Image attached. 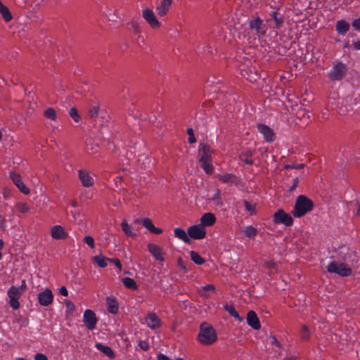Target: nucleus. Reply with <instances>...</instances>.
Returning a JSON list of instances; mask_svg holds the SVG:
<instances>
[{
    "label": "nucleus",
    "instance_id": "nucleus-1",
    "mask_svg": "<svg viewBox=\"0 0 360 360\" xmlns=\"http://www.w3.org/2000/svg\"><path fill=\"white\" fill-rule=\"evenodd\" d=\"M217 340V332L214 328L207 322H202L200 326L198 335V342L203 345H211Z\"/></svg>",
    "mask_w": 360,
    "mask_h": 360
},
{
    "label": "nucleus",
    "instance_id": "nucleus-2",
    "mask_svg": "<svg viewBox=\"0 0 360 360\" xmlns=\"http://www.w3.org/2000/svg\"><path fill=\"white\" fill-rule=\"evenodd\" d=\"M314 207V202L310 198L306 195H300L296 199L292 213L295 217L300 218L311 212Z\"/></svg>",
    "mask_w": 360,
    "mask_h": 360
},
{
    "label": "nucleus",
    "instance_id": "nucleus-3",
    "mask_svg": "<svg viewBox=\"0 0 360 360\" xmlns=\"http://www.w3.org/2000/svg\"><path fill=\"white\" fill-rule=\"evenodd\" d=\"M329 273H335L341 276H349L352 275V269L345 263H338L335 261L331 262L327 266Z\"/></svg>",
    "mask_w": 360,
    "mask_h": 360
},
{
    "label": "nucleus",
    "instance_id": "nucleus-4",
    "mask_svg": "<svg viewBox=\"0 0 360 360\" xmlns=\"http://www.w3.org/2000/svg\"><path fill=\"white\" fill-rule=\"evenodd\" d=\"M273 221L275 224H282L285 226H291L294 219L290 214L285 212L283 209H279L274 214Z\"/></svg>",
    "mask_w": 360,
    "mask_h": 360
},
{
    "label": "nucleus",
    "instance_id": "nucleus-5",
    "mask_svg": "<svg viewBox=\"0 0 360 360\" xmlns=\"http://www.w3.org/2000/svg\"><path fill=\"white\" fill-rule=\"evenodd\" d=\"M249 27L251 30H255L258 37H262L266 34L267 28L264 23L263 20L259 16H252V19L249 22Z\"/></svg>",
    "mask_w": 360,
    "mask_h": 360
},
{
    "label": "nucleus",
    "instance_id": "nucleus-6",
    "mask_svg": "<svg viewBox=\"0 0 360 360\" xmlns=\"http://www.w3.org/2000/svg\"><path fill=\"white\" fill-rule=\"evenodd\" d=\"M347 72V68L344 63L338 62L330 70L328 77L331 81L341 80Z\"/></svg>",
    "mask_w": 360,
    "mask_h": 360
},
{
    "label": "nucleus",
    "instance_id": "nucleus-7",
    "mask_svg": "<svg viewBox=\"0 0 360 360\" xmlns=\"http://www.w3.org/2000/svg\"><path fill=\"white\" fill-rule=\"evenodd\" d=\"M8 296L9 297V304L13 309H18L20 307L18 300L20 299L22 292L20 291L18 287L12 285L8 290Z\"/></svg>",
    "mask_w": 360,
    "mask_h": 360
},
{
    "label": "nucleus",
    "instance_id": "nucleus-8",
    "mask_svg": "<svg viewBox=\"0 0 360 360\" xmlns=\"http://www.w3.org/2000/svg\"><path fill=\"white\" fill-rule=\"evenodd\" d=\"M214 150L210 146L205 143H200L198 148L199 162L212 161V155Z\"/></svg>",
    "mask_w": 360,
    "mask_h": 360
},
{
    "label": "nucleus",
    "instance_id": "nucleus-9",
    "mask_svg": "<svg viewBox=\"0 0 360 360\" xmlns=\"http://www.w3.org/2000/svg\"><path fill=\"white\" fill-rule=\"evenodd\" d=\"M83 322L89 330H94L98 322L95 312L91 309H86L84 313Z\"/></svg>",
    "mask_w": 360,
    "mask_h": 360
},
{
    "label": "nucleus",
    "instance_id": "nucleus-10",
    "mask_svg": "<svg viewBox=\"0 0 360 360\" xmlns=\"http://www.w3.org/2000/svg\"><path fill=\"white\" fill-rule=\"evenodd\" d=\"M143 18L153 29L159 28L161 25L153 11L150 8L143 10Z\"/></svg>",
    "mask_w": 360,
    "mask_h": 360
},
{
    "label": "nucleus",
    "instance_id": "nucleus-11",
    "mask_svg": "<svg viewBox=\"0 0 360 360\" xmlns=\"http://www.w3.org/2000/svg\"><path fill=\"white\" fill-rule=\"evenodd\" d=\"M53 294L52 291L46 288L38 295V302L43 307H48L53 303Z\"/></svg>",
    "mask_w": 360,
    "mask_h": 360
},
{
    "label": "nucleus",
    "instance_id": "nucleus-12",
    "mask_svg": "<svg viewBox=\"0 0 360 360\" xmlns=\"http://www.w3.org/2000/svg\"><path fill=\"white\" fill-rule=\"evenodd\" d=\"M188 234L191 238L199 240L205 237L206 231L202 226L193 225L188 229Z\"/></svg>",
    "mask_w": 360,
    "mask_h": 360
},
{
    "label": "nucleus",
    "instance_id": "nucleus-13",
    "mask_svg": "<svg viewBox=\"0 0 360 360\" xmlns=\"http://www.w3.org/2000/svg\"><path fill=\"white\" fill-rule=\"evenodd\" d=\"M10 177L13 181V184L18 187V188L20 190L21 193H22L25 195H27L30 193V189L25 185L19 174L13 171L11 172Z\"/></svg>",
    "mask_w": 360,
    "mask_h": 360
},
{
    "label": "nucleus",
    "instance_id": "nucleus-14",
    "mask_svg": "<svg viewBox=\"0 0 360 360\" xmlns=\"http://www.w3.org/2000/svg\"><path fill=\"white\" fill-rule=\"evenodd\" d=\"M257 129L263 134L264 139L267 142H273L275 140L276 135L269 126L264 124H258Z\"/></svg>",
    "mask_w": 360,
    "mask_h": 360
},
{
    "label": "nucleus",
    "instance_id": "nucleus-15",
    "mask_svg": "<svg viewBox=\"0 0 360 360\" xmlns=\"http://www.w3.org/2000/svg\"><path fill=\"white\" fill-rule=\"evenodd\" d=\"M148 250L155 257L157 261L164 262L162 249L158 245L148 243L147 245Z\"/></svg>",
    "mask_w": 360,
    "mask_h": 360
},
{
    "label": "nucleus",
    "instance_id": "nucleus-16",
    "mask_svg": "<svg viewBox=\"0 0 360 360\" xmlns=\"http://www.w3.org/2000/svg\"><path fill=\"white\" fill-rule=\"evenodd\" d=\"M247 323L254 330H259L261 328V324L259 318L257 317L255 311L251 310L247 314Z\"/></svg>",
    "mask_w": 360,
    "mask_h": 360
},
{
    "label": "nucleus",
    "instance_id": "nucleus-17",
    "mask_svg": "<svg viewBox=\"0 0 360 360\" xmlns=\"http://www.w3.org/2000/svg\"><path fill=\"white\" fill-rule=\"evenodd\" d=\"M79 179L81 181L82 185L84 187H90L94 185V179L89 174L83 169L79 171Z\"/></svg>",
    "mask_w": 360,
    "mask_h": 360
},
{
    "label": "nucleus",
    "instance_id": "nucleus-18",
    "mask_svg": "<svg viewBox=\"0 0 360 360\" xmlns=\"http://www.w3.org/2000/svg\"><path fill=\"white\" fill-rule=\"evenodd\" d=\"M255 153V150L248 149L244 150L240 154L239 159L246 165H254V160L252 159V157Z\"/></svg>",
    "mask_w": 360,
    "mask_h": 360
},
{
    "label": "nucleus",
    "instance_id": "nucleus-19",
    "mask_svg": "<svg viewBox=\"0 0 360 360\" xmlns=\"http://www.w3.org/2000/svg\"><path fill=\"white\" fill-rule=\"evenodd\" d=\"M51 236L56 240L65 239L68 236L67 232L60 225H56L51 229Z\"/></svg>",
    "mask_w": 360,
    "mask_h": 360
},
{
    "label": "nucleus",
    "instance_id": "nucleus-20",
    "mask_svg": "<svg viewBox=\"0 0 360 360\" xmlns=\"http://www.w3.org/2000/svg\"><path fill=\"white\" fill-rule=\"evenodd\" d=\"M148 326L152 328L155 329L161 326V320L155 313H149L146 318Z\"/></svg>",
    "mask_w": 360,
    "mask_h": 360
},
{
    "label": "nucleus",
    "instance_id": "nucleus-21",
    "mask_svg": "<svg viewBox=\"0 0 360 360\" xmlns=\"http://www.w3.org/2000/svg\"><path fill=\"white\" fill-rule=\"evenodd\" d=\"M107 310L112 314H116L119 310V304L117 299L114 297H107L106 298Z\"/></svg>",
    "mask_w": 360,
    "mask_h": 360
},
{
    "label": "nucleus",
    "instance_id": "nucleus-22",
    "mask_svg": "<svg viewBox=\"0 0 360 360\" xmlns=\"http://www.w3.org/2000/svg\"><path fill=\"white\" fill-rule=\"evenodd\" d=\"M350 25L345 20H339L335 25V30L340 35H345L349 30Z\"/></svg>",
    "mask_w": 360,
    "mask_h": 360
},
{
    "label": "nucleus",
    "instance_id": "nucleus-23",
    "mask_svg": "<svg viewBox=\"0 0 360 360\" xmlns=\"http://www.w3.org/2000/svg\"><path fill=\"white\" fill-rule=\"evenodd\" d=\"M95 347L98 350H99L101 352H102L103 354L107 356L110 359H113L115 358V354L110 347L108 345H103V344L99 342L96 343Z\"/></svg>",
    "mask_w": 360,
    "mask_h": 360
},
{
    "label": "nucleus",
    "instance_id": "nucleus-24",
    "mask_svg": "<svg viewBox=\"0 0 360 360\" xmlns=\"http://www.w3.org/2000/svg\"><path fill=\"white\" fill-rule=\"evenodd\" d=\"M216 217L213 213L207 212L204 214L200 219L202 226H211L216 222Z\"/></svg>",
    "mask_w": 360,
    "mask_h": 360
},
{
    "label": "nucleus",
    "instance_id": "nucleus-25",
    "mask_svg": "<svg viewBox=\"0 0 360 360\" xmlns=\"http://www.w3.org/2000/svg\"><path fill=\"white\" fill-rule=\"evenodd\" d=\"M174 236L182 240L184 243L190 244L191 239L188 233L181 228H176L174 231Z\"/></svg>",
    "mask_w": 360,
    "mask_h": 360
},
{
    "label": "nucleus",
    "instance_id": "nucleus-26",
    "mask_svg": "<svg viewBox=\"0 0 360 360\" xmlns=\"http://www.w3.org/2000/svg\"><path fill=\"white\" fill-rule=\"evenodd\" d=\"M0 13L2 15L4 20L8 22L13 19V15L10 12L8 8L4 5L3 3L0 1Z\"/></svg>",
    "mask_w": 360,
    "mask_h": 360
},
{
    "label": "nucleus",
    "instance_id": "nucleus-27",
    "mask_svg": "<svg viewBox=\"0 0 360 360\" xmlns=\"http://www.w3.org/2000/svg\"><path fill=\"white\" fill-rule=\"evenodd\" d=\"M278 13L277 11H272L270 13L271 18L275 21V25L274 26V29L279 30L283 24V16H278Z\"/></svg>",
    "mask_w": 360,
    "mask_h": 360
},
{
    "label": "nucleus",
    "instance_id": "nucleus-28",
    "mask_svg": "<svg viewBox=\"0 0 360 360\" xmlns=\"http://www.w3.org/2000/svg\"><path fill=\"white\" fill-rule=\"evenodd\" d=\"M171 4L168 3L165 0H162L160 5L156 8L157 13L160 16H164L167 14Z\"/></svg>",
    "mask_w": 360,
    "mask_h": 360
},
{
    "label": "nucleus",
    "instance_id": "nucleus-29",
    "mask_svg": "<svg viewBox=\"0 0 360 360\" xmlns=\"http://www.w3.org/2000/svg\"><path fill=\"white\" fill-rule=\"evenodd\" d=\"M98 145L94 143L91 139L86 141V150L89 154L93 155L98 152Z\"/></svg>",
    "mask_w": 360,
    "mask_h": 360
},
{
    "label": "nucleus",
    "instance_id": "nucleus-30",
    "mask_svg": "<svg viewBox=\"0 0 360 360\" xmlns=\"http://www.w3.org/2000/svg\"><path fill=\"white\" fill-rule=\"evenodd\" d=\"M218 179L223 183H236L237 181V176L233 174H225L223 175H219Z\"/></svg>",
    "mask_w": 360,
    "mask_h": 360
},
{
    "label": "nucleus",
    "instance_id": "nucleus-31",
    "mask_svg": "<svg viewBox=\"0 0 360 360\" xmlns=\"http://www.w3.org/2000/svg\"><path fill=\"white\" fill-rule=\"evenodd\" d=\"M191 259L198 265H202L205 262L203 259L197 252L192 250L190 252Z\"/></svg>",
    "mask_w": 360,
    "mask_h": 360
},
{
    "label": "nucleus",
    "instance_id": "nucleus-32",
    "mask_svg": "<svg viewBox=\"0 0 360 360\" xmlns=\"http://www.w3.org/2000/svg\"><path fill=\"white\" fill-rule=\"evenodd\" d=\"M122 283L128 289L136 290L138 288V285L135 281L129 277H125L122 278Z\"/></svg>",
    "mask_w": 360,
    "mask_h": 360
},
{
    "label": "nucleus",
    "instance_id": "nucleus-33",
    "mask_svg": "<svg viewBox=\"0 0 360 360\" xmlns=\"http://www.w3.org/2000/svg\"><path fill=\"white\" fill-rule=\"evenodd\" d=\"M300 338L303 341H309L311 338V333L309 328L306 325H302L300 329Z\"/></svg>",
    "mask_w": 360,
    "mask_h": 360
},
{
    "label": "nucleus",
    "instance_id": "nucleus-34",
    "mask_svg": "<svg viewBox=\"0 0 360 360\" xmlns=\"http://www.w3.org/2000/svg\"><path fill=\"white\" fill-rule=\"evenodd\" d=\"M108 258L103 256H95L93 257V262L96 263L99 267L105 268L107 266V262Z\"/></svg>",
    "mask_w": 360,
    "mask_h": 360
},
{
    "label": "nucleus",
    "instance_id": "nucleus-35",
    "mask_svg": "<svg viewBox=\"0 0 360 360\" xmlns=\"http://www.w3.org/2000/svg\"><path fill=\"white\" fill-rule=\"evenodd\" d=\"M122 230L123 232L129 237H135L136 236V233H134L131 230V226L128 224L126 220H124L121 224Z\"/></svg>",
    "mask_w": 360,
    "mask_h": 360
},
{
    "label": "nucleus",
    "instance_id": "nucleus-36",
    "mask_svg": "<svg viewBox=\"0 0 360 360\" xmlns=\"http://www.w3.org/2000/svg\"><path fill=\"white\" fill-rule=\"evenodd\" d=\"M140 221H141L142 225L150 232L152 231L153 228H154V224L152 220L149 218H143L142 220L136 219L135 221L136 223H139Z\"/></svg>",
    "mask_w": 360,
    "mask_h": 360
},
{
    "label": "nucleus",
    "instance_id": "nucleus-37",
    "mask_svg": "<svg viewBox=\"0 0 360 360\" xmlns=\"http://www.w3.org/2000/svg\"><path fill=\"white\" fill-rule=\"evenodd\" d=\"M44 115L46 118L53 121H56L57 120L56 112L53 108H48L44 112Z\"/></svg>",
    "mask_w": 360,
    "mask_h": 360
},
{
    "label": "nucleus",
    "instance_id": "nucleus-38",
    "mask_svg": "<svg viewBox=\"0 0 360 360\" xmlns=\"http://www.w3.org/2000/svg\"><path fill=\"white\" fill-rule=\"evenodd\" d=\"M211 162L212 161L200 162L201 163V167L207 174H212L214 172V167Z\"/></svg>",
    "mask_w": 360,
    "mask_h": 360
},
{
    "label": "nucleus",
    "instance_id": "nucleus-39",
    "mask_svg": "<svg viewBox=\"0 0 360 360\" xmlns=\"http://www.w3.org/2000/svg\"><path fill=\"white\" fill-rule=\"evenodd\" d=\"M257 229L252 226H248L244 230L245 235L248 238H253L257 234Z\"/></svg>",
    "mask_w": 360,
    "mask_h": 360
},
{
    "label": "nucleus",
    "instance_id": "nucleus-40",
    "mask_svg": "<svg viewBox=\"0 0 360 360\" xmlns=\"http://www.w3.org/2000/svg\"><path fill=\"white\" fill-rule=\"evenodd\" d=\"M243 204L245 210L250 213V215L256 214V204L251 205L248 200H244Z\"/></svg>",
    "mask_w": 360,
    "mask_h": 360
},
{
    "label": "nucleus",
    "instance_id": "nucleus-41",
    "mask_svg": "<svg viewBox=\"0 0 360 360\" xmlns=\"http://www.w3.org/2000/svg\"><path fill=\"white\" fill-rule=\"evenodd\" d=\"M70 116L74 120L75 122H78L81 120V117L78 113L76 108H71L69 112Z\"/></svg>",
    "mask_w": 360,
    "mask_h": 360
},
{
    "label": "nucleus",
    "instance_id": "nucleus-42",
    "mask_svg": "<svg viewBox=\"0 0 360 360\" xmlns=\"http://www.w3.org/2000/svg\"><path fill=\"white\" fill-rule=\"evenodd\" d=\"M99 107L98 105H91L90 106L89 111H88V115L89 117L94 118L97 117L98 114Z\"/></svg>",
    "mask_w": 360,
    "mask_h": 360
},
{
    "label": "nucleus",
    "instance_id": "nucleus-43",
    "mask_svg": "<svg viewBox=\"0 0 360 360\" xmlns=\"http://www.w3.org/2000/svg\"><path fill=\"white\" fill-rule=\"evenodd\" d=\"M186 133L188 135V142L190 144H193V143H196L197 141H196V139L195 137L193 129L192 128H188L186 129Z\"/></svg>",
    "mask_w": 360,
    "mask_h": 360
},
{
    "label": "nucleus",
    "instance_id": "nucleus-44",
    "mask_svg": "<svg viewBox=\"0 0 360 360\" xmlns=\"http://www.w3.org/2000/svg\"><path fill=\"white\" fill-rule=\"evenodd\" d=\"M17 209L21 213H27L30 210L28 205L25 202H19L17 204Z\"/></svg>",
    "mask_w": 360,
    "mask_h": 360
},
{
    "label": "nucleus",
    "instance_id": "nucleus-45",
    "mask_svg": "<svg viewBox=\"0 0 360 360\" xmlns=\"http://www.w3.org/2000/svg\"><path fill=\"white\" fill-rule=\"evenodd\" d=\"M17 321L20 324V328L27 327L29 324L28 319L22 316H19V317L17 318Z\"/></svg>",
    "mask_w": 360,
    "mask_h": 360
},
{
    "label": "nucleus",
    "instance_id": "nucleus-46",
    "mask_svg": "<svg viewBox=\"0 0 360 360\" xmlns=\"http://www.w3.org/2000/svg\"><path fill=\"white\" fill-rule=\"evenodd\" d=\"M84 242L86 243L91 249L95 248L94 239L91 236H86L84 239Z\"/></svg>",
    "mask_w": 360,
    "mask_h": 360
},
{
    "label": "nucleus",
    "instance_id": "nucleus-47",
    "mask_svg": "<svg viewBox=\"0 0 360 360\" xmlns=\"http://www.w3.org/2000/svg\"><path fill=\"white\" fill-rule=\"evenodd\" d=\"M304 164L300 163V164H292V165H285L283 168L285 169H301L304 167Z\"/></svg>",
    "mask_w": 360,
    "mask_h": 360
},
{
    "label": "nucleus",
    "instance_id": "nucleus-48",
    "mask_svg": "<svg viewBox=\"0 0 360 360\" xmlns=\"http://www.w3.org/2000/svg\"><path fill=\"white\" fill-rule=\"evenodd\" d=\"M65 304L67 308V311L72 313L75 309V306L72 302L68 300H65Z\"/></svg>",
    "mask_w": 360,
    "mask_h": 360
},
{
    "label": "nucleus",
    "instance_id": "nucleus-49",
    "mask_svg": "<svg viewBox=\"0 0 360 360\" xmlns=\"http://www.w3.org/2000/svg\"><path fill=\"white\" fill-rule=\"evenodd\" d=\"M177 264L178 266L182 269L184 271V272H188L190 271V269L189 268H187L186 267V265L184 262V261L183 260V259L179 257L178 259H177Z\"/></svg>",
    "mask_w": 360,
    "mask_h": 360
},
{
    "label": "nucleus",
    "instance_id": "nucleus-50",
    "mask_svg": "<svg viewBox=\"0 0 360 360\" xmlns=\"http://www.w3.org/2000/svg\"><path fill=\"white\" fill-rule=\"evenodd\" d=\"M108 262H110V263L115 264L116 266V267L119 269V271H122V264L120 261L119 259L117 258H109L108 259Z\"/></svg>",
    "mask_w": 360,
    "mask_h": 360
},
{
    "label": "nucleus",
    "instance_id": "nucleus-51",
    "mask_svg": "<svg viewBox=\"0 0 360 360\" xmlns=\"http://www.w3.org/2000/svg\"><path fill=\"white\" fill-rule=\"evenodd\" d=\"M224 309L231 316H232L236 311L235 307L231 304H226L224 305Z\"/></svg>",
    "mask_w": 360,
    "mask_h": 360
},
{
    "label": "nucleus",
    "instance_id": "nucleus-52",
    "mask_svg": "<svg viewBox=\"0 0 360 360\" xmlns=\"http://www.w3.org/2000/svg\"><path fill=\"white\" fill-rule=\"evenodd\" d=\"M276 263L274 262L273 260L265 261L264 263V266L269 269H275L276 268Z\"/></svg>",
    "mask_w": 360,
    "mask_h": 360
},
{
    "label": "nucleus",
    "instance_id": "nucleus-53",
    "mask_svg": "<svg viewBox=\"0 0 360 360\" xmlns=\"http://www.w3.org/2000/svg\"><path fill=\"white\" fill-rule=\"evenodd\" d=\"M130 25L136 34H139L141 32V28L140 27V25L137 22L131 21L130 22Z\"/></svg>",
    "mask_w": 360,
    "mask_h": 360
},
{
    "label": "nucleus",
    "instance_id": "nucleus-54",
    "mask_svg": "<svg viewBox=\"0 0 360 360\" xmlns=\"http://www.w3.org/2000/svg\"><path fill=\"white\" fill-rule=\"evenodd\" d=\"M352 26L355 30L360 32V17L352 21Z\"/></svg>",
    "mask_w": 360,
    "mask_h": 360
},
{
    "label": "nucleus",
    "instance_id": "nucleus-55",
    "mask_svg": "<svg viewBox=\"0 0 360 360\" xmlns=\"http://www.w3.org/2000/svg\"><path fill=\"white\" fill-rule=\"evenodd\" d=\"M139 346L144 351L149 349V345L146 340H139Z\"/></svg>",
    "mask_w": 360,
    "mask_h": 360
},
{
    "label": "nucleus",
    "instance_id": "nucleus-56",
    "mask_svg": "<svg viewBox=\"0 0 360 360\" xmlns=\"http://www.w3.org/2000/svg\"><path fill=\"white\" fill-rule=\"evenodd\" d=\"M204 291H215V286L213 284H207L202 287Z\"/></svg>",
    "mask_w": 360,
    "mask_h": 360
},
{
    "label": "nucleus",
    "instance_id": "nucleus-57",
    "mask_svg": "<svg viewBox=\"0 0 360 360\" xmlns=\"http://www.w3.org/2000/svg\"><path fill=\"white\" fill-rule=\"evenodd\" d=\"M34 360H48V358L44 354L37 353L34 355Z\"/></svg>",
    "mask_w": 360,
    "mask_h": 360
},
{
    "label": "nucleus",
    "instance_id": "nucleus-58",
    "mask_svg": "<svg viewBox=\"0 0 360 360\" xmlns=\"http://www.w3.org/2000/svg\"><path fill=\"white\" fill-rule=\"evenodd\" d=\"M271 339L272 340V344L274 345L277 347H281V344L278 341L277 338L274 335L270 336Z\"/></svg>",
    "mask_w": 360,
    "mask_h": 360
},
{
    "label": "nucleus",
    "instance_id": "nucleus-59",
    "mask_svg": "<svg viewBox=\"0 0 360 360\" xmlns=\"http://www.w3.org/2000/svg\"><path fill=\"white\" fill-rule=\"evenodd\" d=\"M59 292L60 295H62L63 296H65V297H67L68 295V291L65 286H61L59 288Z\"/></svg>",
    "mask_w": 360,
    "mask_h": 360
},
{
    "label": "nucleus",
    "instance_id": "nucleus-60",
    "mask_svg": "<svg viewBox=\"0 0 360 360\" xmlns=\"http://www.w3.org/2000/svg\"><path fill=\"white\" fill-rule=\"evenodd\" d=\"M157 360H172L166 355L159 352L157 355Z\"/></svg>",
    "mask_w": 360,
    "mask_h": 360
},
{
    "label": "nucleus",
    "instance_id": "nucleus-61",
    "mask_svg": "<svg viewBox=\"0 0 360 360\" xmlns=\"http://www.w3.org/2000/svg\"><path fill=\"white\" fill-rule=\"evenodd\" d=\"M150 232L154 234L159 235V234H161L163 233V230L162 229L157 228L154 226V228H153V229Z\"/></svg>",
    "mask_w": 360,
    "mask_h": 360
},
{
    "label": "nucleus",
    "instance_id": "nucleus-62",
    "mask_svg": "<svg viewBox=\"0 0 360 360\" xmlns=\"http://www.w3.org/2000/svg\"><path fill=\"white\" fill-rule=\"evenodd\" d=\"M352 46L354 50L360 51V40L356 41H353Z\"/></svg>",
    "mask_w": 360,
    "mask_h": 360
},
{
    "label": "nucleus",
    "instance_id": "nucleus-63",
    "mask_svg": "<svg viewBox=\"0 0 360 360\" xmlns=\"http://www.w3.org/2000/svg\"><path fill=\"white\" fill-rule=\"evenodd\" d=\"M18 288L20 289V291L22 292L26 290L27 286H26V283H25V280H23L22 281L21 285L20 287H18Z\"/></svg>",
    "mask_w": 360,
    "mask_h": 360
},
{
    "label": "nucleus",
    "instance_id": "nucleus-64",
    "mask_svg": "<svg viewBox=\"0 0 360 360\" xmlns=\"http://www.w3.org/2000/svg\"><path fill=\"white\" fill-rule=\"evenodd\" d=\"M355 205H356V206L357 207L356 215L358 216V217H360V203L359 202H356L355 203Z\"/></svg>",
    "mask_w": 360,
    "mask_h": 360
}]
</instances>
